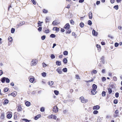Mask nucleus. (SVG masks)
I'll return each mask as SVG.
<instances>
[{
  "label": "nucleus",
  "instance_id": "nucleus-29",
  "mask_svg": "<svg viewBox=\"0 0 122 122\" xmlns=\"http://www.w3.org/2000/svg\"><path fill=\"white\" fill-rule=\"evenodd\" d=\"M71 32V29H68L66 31V34H70Z\"/></svg>",
  "mask_w": 122,
  "mask_h": 122
},
{
  "label": "nucleus",
  "instance_id": "nucleus-36",
  "mask_svg": "<svg viewBox=\"0 0 122 122\" xmlns=\"http://www.w3.org/2000/svg\"><path fill=\"white\" fill-rule=\"evenodd\" d=\"M54 92L55 94L56 95H58L59 94V92L57 90H55L54 91Z\"/></svg>",
  "mask_w": 122,
  "mask_h": 122
},
{
  "label": "nucleus",
  "instance_id": "nucleus-25",
  "mask_svg": "<svg viewBox=\"0 0 122 122\" xmlns=\"http://www.w3.org/2000/svg\"><path fill=\"white\" fill-rule=\"evenodd\" d=\"M5 117L4 114V113H2L0 117V118L1 119H3Z\"/></svg>",
  "mask_w": 122,
  "mask_h": 122
},
{
  "label": "nucleus",
  "instance_id": "nucleus-64",
  "mask_svg": "<svg viewBox=\"0 0 122 122\" xmlns=\"http://www.w3.org/2000/svg\"><path fill=\"white\" fill-rule=\"evenodd\" d=\"M119 112L118 110H116L115 113L116 114H118Z\"/></svg>",
  "mask_w": 122,
  "mask_h": 122
},
{
  "label": "nucleus",
  "instance_id": "nucleus-16",
  "mask_svg": "<svg viewBox=\"0 0 122 122\" xmlns=\"http://www.w3.org/2000/svg\"><path fill=\"white\" fill-rule=\"evenodd\" d=\"M104 56H102L101 58V61H100V62H102L103 64H104L105 63V61L104 60Z\"/></svg>",
  "mask_w": 122,
  "mask_h": 122
},
{
  "label": "nucleus",
  "instance_id": "nucleus-42",
  "mask_svg": "<svg viewBox=\"0 0 122 122\" xmlns=\"http://www.w3.org/2000/svg\"><path fill=\"white\" fill-rule=\"evenodd\" d=\"M62 71L64 72H66L67 71V69L66 68H64L62 69Z\"/></svg>",
  "mask_w": 122,
  "mask_h": 122
},
{
  "label": "nucleus",
  "instance_id": "nucleus-22",
  "mask_svg": "<svg viewBox=\"0 0 122 122\" xmlns=\"http://www.w3.org/2000/svg\"><path fill=\"white\" fill-rule=\"evenodd\" d=\"M18 113L16 112H15L14 113V119L15 120H16L17 118V115L16 114Z\"/></svg>",
  "mask_w": 122,
  "mask_h": 122
},
{
  "label": "nucleus",
  "instance_id": "nucleus-9",
  "mask_svg": "<svg viewBox=\"0 0 122 122\" xmlns=\"http://www.w3.org/2000/svg\"><path fill=\"white\" fill-rule=\"evenodd\" d=\"M25 22L24 21L21 22L19 23V25H17L16 26V27L17 28H18L19 26H21L22 25H24L25 24Z\"/></svg>",
  "mask_w": 122,
  "mask_h": 122
},
{
  "label": "nucleus",
  "instance_id": "nucleus-43",
  "mask_svg": "<svg viewBox=\"0 0 122 122\" xmlns=\"http://www.w3.org/2000/svg\"><path fill=\"white\" fill-rule=\"evenodd\" d=\"M34 78H30V81L31 82L33 83L34 81Z\"/></svg>",
  "mask_w": 122,
  "mask_h": 122
},
{
  "label": "nucleus",
  "instance_id": "nucleus-57",
  "mask_svg": "<svg viewBox=\"0 0 122 122\" xmlns=\"http://www.w3.org/2000/svg\"><path fill=\"white\" fill-rule=\"evenodd\" d=\"M113 80L114 81H116L117 80V78L116 76H114L113 77Z\"/></svg>",
  "mask_w": 122,
  "mask_h": 122
},
{
  "label": "nucleus",
  "instance_id": "nucleus-11",
  "mask_svg": "<svg viewBox=\"0 0 122 122\" xmlns=\"http://www.w3.org/2000/svg\"><path fill=\"white\" fill-rule=\"evenodd\" d=\"M41 117V114H38L34 118L35 120H37L39 118H40Z\"/></svg>",
  "mask_w": 122,
  "mask_h": 122
},
{
  "label": "nucleus",
  "instance_id": "nucleus-55",
  "mask_svg": "<svg viewBox=\"0 0 122 122\" xmlns=\"http://www.w3.org/2000/svg\"><path fill=\"white\" fill-rule=\"evenodd\" d=\"M106 78L105 77H103L102 78V81H104L106 80Z\"/></svg>",
  "mask_w": 122,
  "mask_h": 122
},
{
  "label": "nucleus",
  "instance_id": "nucleus-5",
  "mask_svg": "<svg viewBox=\"0 0 122 122\" xmlns=\"http://www.w3.org/2000/svg\"><path fill=\"white\" fill-rule=\"evenodd\" d=\"M58 108L57 106H54L53 108V111L55 112H58Z\"/></svg>",
  "mask_w": 122,
  "mask_h": 122
},
{
  "label": "nucleus",
  "instance_id": "nucleus-47",
  "mask_svg": "<svg viewBox=\"0 0 122 122\" xmlns=\"http://www.w3.org/2000/svg\"><path fill=\"white\" fill-rule=\"evenodd\" d=\"M9 89V88H8L5 87L4 88V91L5 92H7L8 91Z\"/></svg>",
  "mask_w": 122,
  "mask_h": 122
},
{
  "label": "nucleus",
  "instance_id": "nucleus-6",
  "mask_svg": "<svg viewBox=\"0 0 122 122\" xmlns=\"http://www.w3.org/2000/svg\"><path fill=\"white\" fill-rule=\"evenodd\" d=\"M92 34L93 36H96L98 34V33L97 32H96V31L93 29L92 31Z\"/></svg>",
  "mask_w": 122,
  "mask_h": 122
},
{
  "label": "nucleus",
  "instance_id": "nucleus-48",
  "mask_svg": "<svg viewBox=\"0 0 122 122\" xmlns=\"http://www.w3.org/2000/svg\"><path fill=\"white\" fill-rule=\"evenodd\" d=\"M6 83H9L10 82V80L8 78H6Z\"/></svg>",
  "mask_w": 122,
  "mask_h": 122
},
{
  "label": "nucleus",
  "instance_id": "nucleus-50",
  "mask_svg": "<svg viewBox=\"0 0 122 122\" xmlns=\"http://www.w3.org/2000/svg\"><path fill=\"white\" fill-rule=\"evenodd\" d=\"M96 47L98 48V49L99 50H101V46L100 45L97 44L96 45Z\"/></svg>",
  "mask_w": 122,
  "mask_h": 122
},
{
  "label": "nucleus",
  "instance_id": "nucleus-60",
  "mask_svg": "<svg viewBox=\"0 0 122 122\" xmlns=\"http://www.w3.org/2000/svg\"><path fill=\"white\" fill-rule=\"evenodd\" d=\"M76 78L77 79H80V78L78 75L76 74Z\"/></svg>",
  "mask_w": 122,
  "mask_h": 122
},
{
  "label": "nucleus",
  "instance_id": "nucleus-61",
  "mask_svg": "<svg viewBox=\"0 0 122 122\" xmlns=\"http://www.w3.org/2000/svg\"><path fill=\"white\" fill-rule=\"evenodd\" d=\"M45 32L46 33H48L49 32V30L47 29L45 30Z\"/></svg>",
  "mask_w": 122,
  "mask_h": 122
},
{
  "label": "nucleus",
  "instance_id": "nucleus-63",
  "mask_svg": "<svg viewBox=\"0 0 122 122\" xmlns=\"http://www.w3.org/2000/svg\"><path fill=\"white\" fill-rule=\"evenodd\" d=\"M31 1L33 4L34 5H36V2L35 0H31Z\"/></svg>",
  "mask_w": 122,
  "mask_h": 122
},
{
  "label": "nucleus",
  "instance_id": "nucleus-49",
  "mask_svg": "<svg viewBox=\"0 0 122 122\" xmlns=\"http://www.w3.org/2000/svg\"><path fill=\"white\" fill-rule=\"evenodd\" d=\"M54 28H56L55 30L56 32H58L59 31V28L57 27H54L53 29V30H54Z\"/></svg>",
  "mask_w": 122,
  "mask_h": 122
},
{
  "label": "nucleus",
  "instance_id": "nucleus-2",
  "mask_svg": "<svg viewBox=\"0 0 122 122\" xmlns=\"http://www.w3.org/2000/svg\"><path fill=\"white\" fill-rule=\"evenodd\" d=\"M80 99L81 100V102L84 103L87 102L88 101L87 99H85L84 97L82 96L80 97Z\"/></svg>",
  "mask_w": 122,
  "mask_h": 122
},
{
  "label": "nucleus",
  "instance_id": "nucleus-34",
  "mask_svg": "<svg viewBox=\"0 0 122 122\" xmlns=\"http://www.w3.org/2000/svg\"><path fill=\"white\" fill-rule=\"evenodd\" d=\"M84 25V24L82 22H81L80 24V26L81 28L83 27Z\"/></svg>",
  "mask_w": 122,
  "mask_h": 122
},
{
  "label": "nucleus",
  "instance_id": "nucleus-10",
  "mask_svg": "<svg viewBox=\"0 0 122 122\" xmlns=\"http://www.w3.org/2000/svg\"><path fill=\"white\" fill-rule=\"evenodd\" d=\"M6 77H3L0 79L1 81L3 83H4L5 82Z\"/></svg>",
  "mask_w": 122,
  "mask_h": 122
},
{
  "label": "nucleus",
  "instance_id": "nucleus-33",
  "mask_svg": "<svg viewBox=\"0 0 122 122\" xmlns=\"http://www.w3.org/2000/svg\"><path fill=\"white\" fill-rule=\"evenodd\" d=\"M42 76L44 77H45L46 75V73L45 72H43L41 73Z\"/></svg>",
  "mask_w": 122,
  "mask_h": 122
},
{
  "label": "nucleus",
  "instance_id": "nucleus-41",
  "mask_svg": "<svg viewBox=\"0 0 122 122\" xmlns=\"http://www.w3.org/2000/svg\"><path fill=\"white\" fill-rule=\"evenodd\" d=\"M113 8L116 10H117L118 9V5H115L114 6Z\"/></svg>",
  "mask_w": 122,
  "mask_h": 122
},
{
  "label": "nucleus",
  "instance_id": "nucleus-53",
  "mask_svg": "<svg viewBox=\"0 0 122 122\" xmlns=\"http://www.w3.org/2000/svg\"><path fill=\"white\" fill-rule=\"evenodd\" d=\"M119 93L118 92H116L115 94V96L117 98L119 97Z\"/></svg>",
  "mask_w": 122,
  "mask_h": 122
},
{
  "label": "nucleus",
  "instance_id": "nucleus-12",
  "mask_svg": "<svg viewBox=\"0 0 122 122\" xmlns=\"http://www.w3.org/2000/svg\"><path fill=\"white\" fill-rule=\"evenodd\" d=\"M17 94V92L15 91L13 92L10 94L11 95L13 96L14 97Z\"/></svg>",
  "mask_w": 122,
  "mask_h": 122
},
{
  "label": "nucleus",
  "instance_id": "nucleus-45",
  "mask_svg": "<svg viewBox=\"0 0 122 122\" xmlns=\"http://www.w3.org/2000/svg\"><path fill=\"white\" fill-rule=\"evenodd\" d=\"M46 38V36L45 35H43L41 37V39L42 40H44Z\"/></svg>",
  "mask_w": 122,
  "mask_h": 122
},
{
  "label": "nucleus",
  "instance_id": "nucleus-20",
  "mask_svg": "<svg viewBox=\"0 0 122 122\" xmlns=\"http://www.w3.org/2000/svg\"><path fill=\"white\" fill-rule=\"evenodd\" d=\"M12 117V115L11 114L9 113L7 115V117L8 119L11 118Z\"/></svg>",
  "mask_w": 122,
  "mask_h": 122
},
{
  "label": "nucleus",
  "instance_id": "nucleus-15",
  "mask_svg": "<svg viewBox=\"0 0 122 122\" xmlns=\"http://www.w3.org/2000/svg\"><path fill=\"white\" fill-rule=\"evenodd\" d=\"M56 65L58 66L61 65V61H57L56 62Z\"/></svg>",
  "mask_w": 122,
  "mask_h": 122
},
{
  "label": "nucleus",
  "instance_id": "nucleus-17",
  "mask_svg": "<svg viewBox=\"0 0 122 122\" xmlns=\"http://www.w3.org/2000/svg\"><path fill=\"white\" fill-rule=\"evenodd\" d=\"M27 107L29 106L30 105V102L27 101H26L25 103Z\"/></svg>",
  "mask_w": 122,
  "mask_h": 122
},
{
  "label": "nucleus",
  "instance_id": "nucleus-31",
  "mask_svg": "<svg viewBox=\"0 0 122 122\" xmlns=\"http://www.w3.org/2000/svg\"><path fill=\"white\" fill-rule=\"evenodd\" d=\"M87 23L88 25H91L92 24V21L90 20H89L88 21Z\"/></svg>",
  "mask_w": 122,
  "mask_h": 122
},
{
  "label": "nucleus",
  "instance_id": "nucleus-54",
  "mask_svg": "<svg viewBox=\"0 0 122 122\" xmlns=\"http://www.w3.org/2000/svg\"><path fill=\"white\" fill-rule=\"evenodd\" d=\"M70 23L72 25H74V21L72 20H70Z\"/></svg>",
  "mask_w": 122,
  "mask_h": 122
},
{
  "label": "nucleus",
  "instance_id": "nucleus-1",
  "mask_svg": "<svg viewBox=\"0 0 122 122\" xmlns=\"http://www.w3.org/2000/svg\"><path fill=\"white\" fill-rule=\"evenodd\" d=\"M97 88V86L95 84H93L92 86V90L91 91V93L93 95L95 94L97 92L96 90Z\"/></svg>",
  "mask_w": 122,
  "mask_h": 122
},
{
  "label": "nucleus",
  "instance_id": "nucleus-24",
  "mask_svg": "<svg viewBox=\"0 0 122 122\" xmlns=\"http://www.w3.org/2000/svg\"><path fill=\"white\" fill-rule=\"evenodd\" d=\"M8 100L7 99H6L5 100H4L3 102V103L4 104H6L8 103Z\"/></svg>",
  "mask_w": 122,
  "mask_h": 122
},
{
  "label": "nucleus",
  "instance_id": "nucleus-46",
  "mask_svg": "<svg viewBox=\"0 0 122 122\" xmlns=\"http://www.w3.org/2000/svg\"><path fill=\"white\" fill-rule=\"evenodd\" d=\"M50 57L51 59H54L55 57V56L53 54H51Z\"/></svg>",
  "mask_w": 122,
  "mask_h": 122
},
{
  "label": "nucleus",
  "instance_id": "nucleus-14",
  "mask_svg": "<svg viewBox=\"0 0 122 122\" xmlns=\"http://www.w3.org/2000/svg\"><path fill=\"white\" fill-rule=\"evenodd\" d=\"M57 71L59 74H60L62 73V71L60 69V68H58L56 69Z\"/></svg>",
  "mask_w": 122,
  "mask_h": 122
},
{
  "label": "nucleus",
  "instance_id": "nucleus-51",
  "mask_svg": "<svg viewBox=\"0 0 122 122\" xmlns=\"http://www.w3.org/2000/svg\"><path fill=\"white\" fill-rule=\"evenodd\" d=\"M43 12L44 13H48V11L47 10H46L45 9H44L43 10Z\"/></svg>",
  "mask_w": 122,
  "mask_h": 122
},
{
  "label": "nucleus",
  "instance_id": "nucleus-8",
  "mask_svg": "<svg viewBox=\"0 0 122 122\" xmlns=\"http://www.w3.org/2000/svg\"><path fill=\"white\" fill-rule=\"evenodd\" d=\"M59 22H57L56 21V20L54 21L52 23V24L53 25H57L59 24Z\"/></svg>",
  "mask_w": 122,
  "mask_h": 122
},
{
  "label": "nucleus",
  "instance_id": "nucleus-56",
  "mask_svg": "<svg viewBox=\"0 0 122 122\" xmlns=\"http://www.w3.org/2000/svg\"><path fill=\"white\" fill-rule=\"evenodd\" d=\"M118 100L117 99H115L113 101V103L115 104H117L118 102Z\"/></svg>",
  "mask_w": 122,
  "mask_h": 122
},
{
  "label": "nucleus",
  "instance_id": "nucleus-32",
  "mask_svg": "<svg viewBox=\"0 0 122 122\" xmlns=\"http://www.w3.org/2000/svg\"><path fill=\"white\" fill-rule=\"evenodd\" d=\"M8 40L9 42H11L12 41V38L11 37L9 36L8 38Z\"/></svg>",
  "mask_w": 122,
  "mask_h": 122
},
{
  "label": "nucleus",
  "instance_id": "nucleus-13",
  "mask_svg": "<svg viewBox=\"0 0 122 122\" xmlns=\"http://www.w3.org/2000/svg\"><path fill=\"white\" fill-rule=\"evenodd\" d=\"M43 22H41L40 21H38L37 24H38V27L41 26H42V24L43 23Z\"/></svg>",
  "mask_w": 122,
  "mask_h": 122
},
{
  "label": "nucleus",
  "instance_id": "nucleus-7",
  "mask_svg": "<svg viewBox=\"0 0 122 122\" xmlns=\"http://www.w3.org/2000/svg\"><path fill=\"white\" fill-rule=\"evenodd\" d=\"M100 108V106L98 105L95 106L93 107V110H98Z\"/></svg>",
  "mask_w": 122,
  "mask_h": 122
},
{
  "label": "nucleus",
  "instance_id": "nucleus-4",
  "mask_svg": "<svg viewBox=\"0 0 122 122\" xmlns=\"http://www.w3.org/2000/svg\"><path fill=\"white\" fill-rule=\"evenodd\" d=\"M70 27V25L69 23H67L65 25L64 27V28L68 30L69 29Z\"/></svg>",
  "mask_w": 122,
  "mask_h": 122
},
{
  "label": "nucleus",
  "instance_id": "nucleus-26",
  "mask_svg": "<svg viewBox=\"0 0 122 122\" xmlns=\"http://www.w3.org/2000/svg\"><path fill=\"white\" fill-rule=\"evenodd\" d=\"M102 97H104L106 95V92L104 91H102Z\"/></svg>",
  "mask_w": 122,
  "mask_h": 122
},
{
  "label": "nucleus",
  "instance_id": "nucleus-62",
  "mask_svg": "<svg viewBox=\"0 0 122 122\" xmlns=\"http://www.w3.org/2000/svg\"><path fill=\"white\" fill-rule=\"evenodd\" d=\"M42 65H43V67H45L47 66L46 64H45L44 62H43L42 63Z\"/></svg>",
  "mask_w": 122,
  "mask_h": 122
},
{
  "label": "nucleus",
  "instance_id": "nucleus-40",
  "mask_svg": "<svg viewBox=\"0 0 122 122\" xmlns=\"http://www.w3.org/2000/svg\"><path fill=\"white\" fill-rule=\"evenodd\" d=\"M98 112V111L97 110H94L93 112V113L94 114H96Z\"/></svg>",
  "mask_w": 122,
  "mask_h": 122
},
{
  "label": "nucleus",
  "instance_id": "nucleus-28",
  "mask_svg": "<svg viewBox=\"0 0 122 122\" xmlns=\"http://www.w3.org/2000/svg\"><path fill=\"white\" fill-rule=\"evenodd\" d=\"M50 37L51 38H54L56 37V35L53 34H51L50 36Z\"/></svg>",
  "mask_w": 122,
  "mask_h": 122
},
{
  "label": "nucleus",
  "instance_id": "nucleus-58",
  "mask_svg": "<svg viewBox=\"0 0 122 122\" xmlns=\"http://www.w3.org/2000/svg\"><path fill=\"white\" fill-rule=\"evenodd\" d=\"M109 86H110V87H111V88H112L114 87V85L113 84H111L110 85H109Z\"/></svg>",
  "mask_w": 122,
  "mask_h": 122
},
{
  "label": "nucleus",
  "instance_id": "nucleus-27",
  "mask_svg": "<svg viewBox=\"0 0 122 122\" xmlns=\"http://www.w3.org/2000/svg\"><path fill=\"white\" fill-rule=\"evenodd\" d=\"M22 110V108L21 106H19L18 108L17 109V111L18 112H20Z\"/></svg>",
  "mask_w": 122,
  "mask_h": 122
},
{
  "label": "nucleus",
  "instance_id": "nucleus-52",
  "mask_svg": "<svg viewBox=\"0 0 122 122\" xmlns=\"http://www.w3.org/2000/svg\"><path fill=\"white\" fill-rule=\"evenodd\" d=\"M42 29V27L41 26H40L37 29L38 30L39 32H41V31Z\"/></svg>",
  "mask_w": 122,
  "mask_h": 122
},
{
  "label": "nucleus",
  "instance_id": "nucleus-30",
  "mask_svg": "<svg viewBox=\"0 0 122 122\" xmlns=\"http://www.w3.org/2000/svg\"><path fill=\"white\" fill-rule=\"evenodd\" d=\"M108 90L109 94H110L112 93V90L110 88H108Z\"/></svg>",
  "mask_w": 122,
  "mask_h": 122
},
{
  "label": "nucleus",
  "instance_id": "nucleus-38",
  "mask_svg": "<svg viewBox=\"0 0 122 122\" xmlns=\"http://www.w3.org/2000/svg\"><path fill=\"white\" fill-rule=\"evenodd\" d=\"M15 30L14 28H12L11 29V33H13L15 31Z\"/></svg>",
  "mask_w": 122,
  "mask_h": 122
},
{
  "label": "nucleus",
  "instance_id": "nucleus-59",
  "mask_svg": "<svg viewBox=\"0 0 122 122\" xmlns=\"http://www.w3.org/2000/svg\"><path fill=\"white\" fill-rule=\"evenodd\" d=\"M119 44L117 42H116L115 43V47H117L119 45Z\"/></svg>",
  "mask_w": 122,
  "mask_h": 122
},
{
  "label": "nucleus",
  "instance_id": "nucleus-23",
  "mask_svg": "<svg viewBox=\"0 0 122 122\" xmlns=\"http://www.w3.org/2000/svg\"><path fill=\"white\" fill-rule=\"evenodd\" d=\"M22 120L24 121H25V122H30L31 120H28L27 119L23 118L22 119Z\"/></svg>",
  "mask_w": 122,
  "mask_h": 122
},
{
  "label": "nucleus",
  "instance_id": "nucleus-19",
  "mask_svg": "<svg viewBox=\"0 0 122 122\" xmlns=\"http://www.w3.org/2000/svg\"><path fill=\"white\" fill-rule=\"evenodd\" d=\"M89 18L90 19L92 18V13L91 12H90L88 14Z\"/></svg>",
  "mask_w": 122,
  "mask_h": 122
},
{
  "label": "nucleus",
  "instance_id": "nucleus-18",
  "mask_svg": "<svg viewBox=\"0 0 122 122\" xmlns=\"http://www.w3.org/2000/svg\"><path fill=\"white\" fill-rule=\"evenodd\" d=\"M31 64H32V65H31V66H33L36 64V63L34 60H32L31 61Z\"/></svg>",
  "mask_w": 122,
  "mask_h": 122
},
{
  "label": "nucleus",
  "instance_id": "nucleus-3",
  "mask_svg": "<svg viewBox=\"0 0 122 122\" xmlns=\"http://www.w3.org/2000/svg\"><path fill=\"white\" fill-rule=\"evenodd\" d=\"M56 117H57L56 115L53 114H51L49 115L48 117V118H49L54 119L55 120H56Z\"/></svg>",
  "mask_w": 122,
  "mask_h": 122
},
{
  "label": "nucleus",
  "instance_id": "nucleus-39",
  "mask_svg": "<svg viewBox=\"0 0 122 122\" xmlns=\"http://www.w3.org/2000/svg\"><path fill=\"white\" fill-rule=\"evenodd\" d=\"M63 54L64 55L66 56L68 54V52L67 51H65L63 52Z\"/></svg>",
  "mask_w": 122,
  "mask_h": 122
},
{
  "label": "nucleus",
  "instance_id": "nucleus-37",
  "mask_svg": "<svg viewBox=\"0 0 122 122\" xmlns=\"http://www.w3.org/2000/svg\"><path fill=\"white\" fill-rule=\"evenodd\" d=\"M40 111L41 112H44L45 111V108L44 107H41L40 108Z\"/></svg>",
  "mask_w": 122,
  "mask_h": 122
},
{
  "label": "nucleus",
  "instance_id": "nucleus-44",
  "mask_svg": "<svg viewBox=\"0 0 122 122\" xmlns=\"http://www.w3.org/2000/svg\"><path fill=\"white\" fill-rule=\"evenodd\" d=\"M48 83L50 85L52 86L54 82L52 81H49L48 82Z\"/></svg>",
  "mask_w": 122,
  "mask_h": 122
},
{
  "label": "nucleus",
  "instance_id": "nucleus-21",
  "mask_svg": "<svg viewBox=\"0 0 122 122\" xmlns=\"http://www.w3.org/2000/svg\"><path fill=\"white\" fill-rule=\"evenodd\" d=\"M63 61L64 64H66L67 62V60L66 58H65L63 59Z\"/></svg>",
  "mask_w": 122,
  "mask_h": 122
},
{
  "label": "nucleus",
  "instance_id": "nucleus-35",
  "mask_svg": "<svg viewBox=\"0 0 122 122\" xmlns=\"http://www.w3.org/2000/svg\"><path fill=\"white\" fill-rule=\"evenodd\" d=\"M94 79H91L90 80H88V81H85L87 83L91 82L93 81Z\"/></svg>",
  "mask_w": 122,
  "mask_h": 122
}]
</instances>
